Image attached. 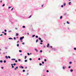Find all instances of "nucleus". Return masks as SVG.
<instances>
[{"mask_svg":"<svg viewBox=\"0 0 76 76\" xmlns=\"http://www.w3.org/2000/svg\"><path fill=\"white\" fill-rule=\"evenodd\" d=\"M35 35H33L32 36V37H35Z\"/></svg>","mask_w":76,"mask_h":76,"instance_id":"nucleus-17","label":"nucleus"},{"mask_svg":"<svg viewBox=\"0 0 76 76\" xmlns=\"http://www.w3.org/2000/svg\"><path fill=\"white\" fill-rule=\"evenodd\" d=\"M5 58H7H7H8V57H7V56H6Z\"/></svg>","mask_w":76,"mask_h":76,"instance_id":"nucleus-7","label":"nucleus"},{"mask_svg":"<svg viewBox=\"0 0 76 76\" xmlns=\"http://www.w3.org/2000/svg\"><path fill=\"white\" fill-rule=\"evenodd\" d=\"M4 35H7V34H6V33H4Z\"/></svg>","mask_w":76,"mask_h":76,"instance_id":"nucleus-21","label":"nucleus"},{"mask_svg":"<svg viewBox=\"0 0 76 76\" xmlns=\"http://www.w3.org/2000/svg\"><path fill=\"white\" fill-rule=\"evenodd\" d=\"M20 68H22V69H23V67L21 66V67L20 66L19 67Z\"/></svg>","mask_w":76,"mask_h":76,"instance_id":"nucleus-4","label":"nucleus"},{"mask_svg":"<svg viewBox=\"0 0 76 76\" xmlns=\"http://www.w3.org/2000/svg\"><path fill=\"white\" fill-rule=\"evenodd\" d=\"M38 41V39H37L36 40V42H37Z\"/></svg>","mask_w":76,"mask_h":76,"instance_id":"nucleus-15","label":"nucleus"},{"mask_svg":"<svg viewBox=\"0 0 76 76\" xmlns=\"http://www.w3.org/2000/svg\"><path fill=\"white\" fill-rule=\"evenodd\" d=\"M2 34H4V31H2Z\"/></svg>","mask_w":76,"mask_h":76,"instance_id":"nucleus-41","label":"nucleus"},{"mask_svg":"<svg viewBox=\"0 0 76 76\" xmlns=\"http://www.w3.org/2000/svg\"><path fill=\"white\" fill-rule=\"evenodd\" d=\"M12 60H16L15 59H12Z\"/></svg>","mask_w":76,"mask_h":76,"instance_id":"nucleus-8","label":"nucleus"},{"mask_svg":"<svg viewBox=\"0 0 76 76\" xmlns=\"http://www.w3.org/2000/svg\"><path fill=\"white\" fill-rule=\"evenodd\" d=\"M40 42H43V41L42 40H41L40 41Z\"/></svg>","mask_w":76,"mask_h":76,"instance_id":"nucleus-45","label":"nucleus"},{"mask_svg":"<svg viewBox=\"0 0 76 76\" xmlns=\"http://www.w3.org/2000/svg\"><path fill=\"white\" fill-rule=\"evenodd\" d=\"M66 22H67V23H68V24H69V22L68 21H67Z\"/></svg>","mask_w":76,"mask_h":76,"instance_id":"nucleus-38","label":"nucleus"},{"mask_svg":"<svg viewBox=\"0 0 76 76\" xmlns=\"http://www.w3.org/2000/svg\"><path fill=\"white\" fill-rule=\"evenodd\" d=\"M1 69H4V67H1Z\"/></svg>","mask_w":76,"mask_h":76,"instance_id":"nucleus-32","label":"nucleus"},{"mask_svg":"<svg viewBox=\"0 0 76 76\" xmlns=\"http://www.w3.org/2000/svg\"><path fill=\"white\" fill-rule=\"evenodd\" d=\"M18 61H20V59H18Z\"/></svg>","mask_w":76,"mask_h":76,"instance_id":"nucleus-48","label":"nucleus"},{"mask_svg":"<svg viewBox=\"0 0 76 76\" xmlns=\"http://www.w3.org/2000/svg\"><path fill=\"white\" fill-rule=\"evenodd\" d=\"M0 63H3V61H2V60H1V61H0Z\"/></svg>","mask_w":76,"mask_h":76,"instance_id":"nucleus-14","label":"nucleus"},{"mask_svg":"<svg viewBox=\"0 0 76 76\" xmlns=\"http://www.w3.org/2000/svg\"><path fill=\"white\" fill-rule=\"evenodd\" d=\"M62 18H63V16H61L60 19H62Z\"/></svg>","mask_w":76,"mask_h":76,"instance_id":"nucleus-10","label":"nucleus"},{"mask_svg":"<svg viewBox=\"0 0 76 76\" xmlns=\"http://www.w3.org/2000/svg\"><path fill=\"white\" fill-rule=\"evenodd\" d=\"M45 61H47V59H45L44 60Z\"/></svg>","mask_w":76,"mask_h":76,"instance_id":"nucleus-34","label":"nucleus"},{"mask_svg":"<svg viewBox=\"0 0 76 76\" xmlns=\"http://www.w3.org/2000/svg\"><path fill=\"white\" fill-rule=\"evenodd\" d=\"M64 6H66V3L64 4Z\"/></svg>","mask_w":76,"mask_h":76,"instance_id":"nucleus-30","label":"nucleus"},{"mask_svg":"<svg viewBox=\"0 0 76 76\" xmlns=\"http://www.w3.org/2000/svg\"><path fill=\"white\" fill-rule=\"evenodd\" d=\"M14 67V66H12V68H13Z\"/></svg>","mask_w":76,"mask_h":76,"instance_id":"nucleus-58","label":"nucleus"},{"mask_svg":"<svg viewBox=\"0 0 76 76\" xmlns=\"http://www.w3.org/2000/svg\"><path fill=\"white\" fill-rule=\"evenodd\" d=\"M16 69H18V66H16V68H15V70H16Z\"/></svg>","mask_w":76,"mask_h":76,"instance_id":"nucleus-5","label":"nucleus"},{"mask_svg":"<svg viewBox=\"0 0 76 76\" xmlns=\"http://www.w3.org/2000/svg\"><path fill=\"white\" fill-rule=\"evenodd\" d=\"M25 62H27L28 61L26 60H25Z\"/></svg>","mask_w":76,"mask_h":76,"instance_id":"nucleus-22","label":"nucleus"},{"mask_svg":"<svg viewBox=\"0 0 76 76\" xmlns=\"http://www.w3.org/2000/svg\"><path fill=\"white\" fill-rule=\"evenodd\" d=\"M39 40H41V38L40 37H39Z\"/></svg>","mask_w":76,"mask_h":76,"instance_id":"nucleus-9","label":"nucleus"},{"mask_svg":"<svg viewBox=\"0 0 76 76\" xmlns=\"http://www.w3.org/2000/svg\"><path fill=\"white\" fill-rule=\"evenodd\" d=\"M8 58H10V56H8Z\"/></svg>","mask_w":76,"mask_h":76,"instance_id":"nucleus-51","label":"nucleus"},{"mask_svg":"<svg viewBox=\"0 0 76 76\" xmlns=\"http://www.w3.org/2000/svg\"><path fill=\"white\" fill-rule=\"evenodd\" d=\"M38 36H36V38H38Z\"/></svg>","mask_w":76,"mask_h":76,"instance_id":"nucleus-39","label":"nucleus"},{"mask_svg":"<svg viewBox=\"0 0 76 76\" xmlns=\"http://www.w3.org/2000/svg\"><path fill=\"white\" fill-rule=\"evenodd\" d=\"M23 72H25V70H23Z\"/></svg>","mask_w":76,"mask_h":76,"instance_id":"nucleus-28","label":"nucleus"},{"mask_svg":"<svg viewBox=\"0 0 76 76\" xmlns=\"http://www.w3.org/2000/svg\"><path fill=\"white\" fill-rule=\"evenodd\" d=\"M3 35V34H1L0 35V36H2Z\"/></svg>","mask_w":76,"mask_h":76,"instance_id":"nucleus-54","label":"nucleus"},{"mask_svg":"<svg viewBox=\"0 0 76 76\" xmlns=\"http://www.w3.org/2000/svg\"><path fill=\"white\" fill-rule=\"evenodd\" d=\"M15 29H16V30L18 29V28H15Z\"/></svg>","mask_w":76,"mask_h":76,"instance_id":"nucleus-63","label":"nucleus"},{"mask_svg":"<svg viewBox=\"0 0 76 76\" xmlns=\"http://www.w3.org/2000/svg\"><path fill=\"white\" fill-rule=\"evenodd\" d=\"M9 39H13L10 37V38H9Z\"/></svg>","mask_w":76,"mask_h":76,"instance_id":"nucleus-11","label":"nucleus"},{"mask_svg":"<svg viewBox=\"0 0 76 76\" xmlns=\"http://www.w3.org/2000/svg\"><path fill=\"white\" fill-rule=\"evenodd\" d=\"M23 44H25V43L24 42L23 43Z\"/></svg>","mask_w":76,"mask_h":76,"instance_id":"nucleus-61","label":"nucleus"},{"mask_svg":"<svg viewBox=\"0 0 76 76\" xmlns=\"http://www.w3.org/2000/svg\"><path fill=\"white\" fill-rule=\"evenodd\" d=\"M65 68H66V67H64V66L63 67V69H65Z\"/></svg>","mask_w":76,"mask_h":76,"instance_id":"nucleus-26","label":"nucleus"},{"mask_svg":"<svg viewBox=\"0 0 76 76\" xmlns=\"http://www.w3.org/2000/svg\"><path fill=\"white\" fill-rule=\"evenodd\" d=\"M27 54L28 55V56H29L30 55V54H29V53H28Z\"/></svg>","mask_w":76,"mask_h":76,"instance_id":"nucleus-27","label":"nucleus"},{"mask_svg":"<svg viewBox=\"0 0 76 76\" xmlns=\"http://www.w3.org/2000/svg\"><path fill=\"white\" fill-rule=\"evenodd\" d=\"M61 7H63V5H61Z\"/></svg>","mask_w":76,"mask_h":76,"instance_id":"nucleus-52","label":"nucleus"},{"mask_svg":"<svg viewBox=\"0 0 76 76\" xmlns=\"http://www.w3.org/2000/svg\"><path fill=\"white\" fill-rule=\"evenodd\" d=\"M19 44H17V47H19Z\"/></svg>","mask_w":76,"mask_h":76,"instance_id":"nucleus-31","label":"nucleus"},{"mask_svg":"<svg viewBox=\"0 0 76 76\" xmlns=\"http://www.w3.org/2000/svg\"><path fill=\"white\" fill-rule=\"evenodd\" d=\"M12 7H9V9H10Z\"/></svg>","mask_w":76,"mask_h":76,"instance_id":"nucleus-33","label":"nucleus"},{"mask_svg":"<svg viewBox=\"0 0 76 76\" xmlns=\"http://www.w3.org/2000/svg\"><path fill=\"white\" fill-rule=\"evenodd\" d=\"M29 60H32V58H29Z\"/></svg>","mask_w":76,"mask_h":76,"instance_id":"nucleus-49","label":"nucleus"},{"mask_svg":"<svg viewBox=\"0 0 76 76\" xmlns=\"http://www.w3.org/2000/svg\"><path fill=\"white\" fill-rule=\"evenodd\" d=\"M49 44H48V45L47 46V47H48H48H49Z\"/></svg>","mask_w":76,"mask_h":76,"instance_id":"nucleus-3","label":"nucleus"},{"mask_svg":"<svg viewBox=\"0 0 76 76\" xmlns=\"http://www.w3.org/2000/svg\"><path fill=\"white\" fill-rule=\"evenodd\" d=\"M42 64H44V61H42Z\"/></svg>","mask_w":76,"mask_h":76,"instance_id":"nucleus-44","label":"nucleus"},{"mask_svg":"<svg viewBox=\"0 0 76 76\" xmlns=\"http://www.w3.org/2000/svg\"><path fill=\"white\" fill-rule=\"evenodd\" d=\"M46 72H47V73H48V72H49V71L48 70H47L46 71Z\"/></svg>","mask_w":76,"mask_h":76,"instance_id":"nucleus-23","label":"nucleus"},{"mask_svg":"<svg viewBox=\"0 0 76 76\" xmlns=\"http://www.w3.org/2000/svg\"><path fill=\"white\" fill-rule=\"evenodd\" d=\"M4 6H5V4H4L2 6H3V7H4Z\"/></svg>","mask_w":76,"mask_h":76,"instance_id":"nucleus-25","label":"nucleus"},{"mask_svg":"<svg viewBox=\"0 0 76 76\" xmlns=\"http://www.w3.org/2000/svg\"><path fill=\"white\" fill-rule=\"evenodd\" d=\"M27 68V67H25V69H26Z\"/></svg>","mask_w":76,"mask_h":76,"instance_id":"nucleus-64","label":"nucleus"},{"mask_svg":"<svg viewBox=\"0 0 76 76\" xmlns=\"http://www.w3.org/2000/svg\"><path fill=\"white\" fill-rule=\"evenodd\" d=\"M74 50H76V48H74Z\"/></svg>","mask_w":76,"mask_h":76,"instance_id":"nucleus-35","label":"nucleus"},{"mask_svg":"<svg viewBox=\"0 0 76 76\" xmlns=\"http://www.w3.org/2000/svg\"><path fill=\"white\" fill-rule=\"evenodd\" d=\"M14 39H16V38L14 37Z\"/></svg>","mask_w":76,"mask_h":76,"instance_id":"nucleus-56","label":"nucleus"},{"mask_svg":"<svg viewBox=\"0 0 76 76\" xmlns=\"http://www.w3.org/2000/svg\"><path fill=\"white\" fill-rule=\"evenodd\" d=\"M40 44H42V42L40 43Z\"/></svg>","mask_w":76,"mask_h":76,"instance_id":"nucleus-57","label":"nucleus"},{"mask_svg":"<svg viewBox=\"0 0 76 76\" xmlns=\"http://www.w3.org/2000/svg\"><path fill=\"white\" fill-rule=\"evenodd\" d=\"M39 65H40V66H41V65H42V64H41V63H40V64H39Z\"/></svg>","mask_w":76,"mask_h":76,"instance_id":"nucleus-36","label":"nucleus"},{"mask_svg":"<svg viewBox=\"0 0 76 76\" xmlns=\"http://www.w3.org/2000/svg\"><path fill=\"white\" fill-rule=\"evenodd\" d=\"M67 15L66 13H65L64 14V15Z\"/></svg>","mask_w":76,"mask_h":76,"instance_id":"nucleus-40","label":"nucleus"},{"mask_svg":"<svg viewBox=\"0 0 76 76\" xmlns=\"http://www.w3.org/2000/svg\"><path fill=\"white\" fill-rule=\"evenodd\" d=\"M35 51H37V52H38V50H37V49H35Z\"/></svg>","mask_w":76,"mask_h":76,"instance_id":"nucleus-2","label":"nucleus"},{"mask_svg":"<svg viewBox=\"0 0 76 76\" xmlns=\"http://www.w3.org/2000/svg\"><path fill=\"white\" fill-rule=\"evenodd\" d=\"M71 68V67L70 66H69V67H68V68H69V69H70V68Z\"/></svg>","mask_w":76,"mask_h":76,"instance_id":"nucleus-29","label":"nucleus"},{"mask_svg":"<svg viewBox=\"0 0 76 76\" xmlns=\"http://www.w3.org/2000/svg\"><path fill=\"white\" fill-rule=\"evenodd\" d=\"M23 28H25V26H23Z\"/></svg>","mask_w":76,"mask_h":76,"instance_id":"nucleus-19","label":"nucleus"},{"mask_svg":"<svg viewBox=\"0 0 76 76\" xmlns=\"http://www.w3.org/2000/svg\"><path fill=\"white\" fill-rule=\"evenodd\" d=\"M9 32H12V31L10 30L8 31Z\"/></svg>","mask_w":76,"mask_h":76,"instance_id":"nucleus-20","label":"nucleus"},{"mask_svg":"<svg viewBox=\"0 0 76 76\" xmlns=\"http://www.w3.org/2000/svg\"><path fill=\"white\" fill-rule=\"evenodd\" d=\"M19 42V41H18L17 42V43H18V42Z\"/></svg>","mask_w":76,"mask_h":76,"instance_id":"nucleus-59","label":"nucleus"},{"mask_svg":"<svg viewBox=\"0 0 76 76\" xmlns=\"http://www.w3.org/2000/svg\"><path fill=\"white\" fill-rule=\"evenodd\" d=\"M14 66H16V64H15V63H14Z\"/></svg>","mask_w":76,"mask_h":76,"instance_id":"nucleus-50","label":"nucleus"},{"mask_svg":"<svg viewBox=\"0 0 76 76\" xmlns=\"http://www.w3.org/2000/svg\"><path fill=\"white\" fill-rule=\"evenodd\" d=\"M23 38H24V36H23L22 37H20V40H22V39H23Z\"/></svg>","mask_w":76,"mask_h":76,"instance_id":"nucleus-1","label":"nucleus"},{"mask_svg":"<svg viewBox=\"0 0 76 76\" xmlns=\"http://www.w3.org/2000/svg\"><path fill=\"white\" fill-rule=\"evenodd\" d=\"M72 62H69V64H72Z\"/></svg>","mask_w":76,"mask_h":76,"instance_id":"nucleus-37","label":"nucleus"},{"mask_svg":"<svg viewBox=\"0 0 76 76\" xmlns=\"http://www.w3.org/2000/svg\"><path fill=\"white\" fill-rule=\"evenodd\" d=\"M43 48H45V46H43Z\"/></svg>","mask_w":76,"mask_h":76,"instance_id":"nucleus-53","label":"nucleus"},{"mask_svg":"<svg viewBox=\"0 0 76 76\" xmlns=\"http://www.w3.org/2000/svg\"><path fill=\"white\" fill-rule=\"evenodd\" d=\"M19 35V34L17 33L16 34V36H18Z\"/></svg>","mask_w":76,"mask_h":76,"instance_id":"nucleus-6","label":"nucleus"},{"mask_svg":"<svg viewBox=\"0 0 76 76\" xmlns=\"http://www.w3.org/2000/svg\"><path fill=\"white\" fill-rule=\"evenodd\" d=\"M4 63H5L6 62V60H4Z\"/></svg>","mask_w":76,"mask_h":76,"instance_id":"nucleus-18","label":"nucleus"},{"mask_svg":"<svg viewBox=\"0 0 76 76\" xmlns=\"http://www.w3.org/2000/svg\"><path fill=\"white\" fill-rule=\"evenodd\" d=\"M15 61L16 62H18V61L17 60H15Z\"/></svg>","mask_w":76,"mask_h":76,"instance_id":"nucleus-55","label":"nucleus"},{"mask_svg":"<svg viewBox=\"0 0 76 76\" xmlns=\"http://www.w3.org/2000/svg\"><path fill=\"white\" fill-rule=\"evenodd\" d=\"M31 15H30L29 17H28V18H31Z\"/></svg>","mask_w":76,"mask_h":76,"instance_id":"nucleus-42","label":"nucleus"},{"mask_svg":"<svg viewBox=\"0 0 76 76\" xmlns=\"http://www.w3.org/2000/svg\"><path fill=\"white\" fill-rule=\"evenodd\" d=\"M70 3H71V2H69V5H70Z\"/></svg>","mask_w":76,"mask_h":76,"instance_id":"nucleus-13","label":"nucleus"},{"mask_svg":"<svg viewBox=\"0 0 76 76\" xmlns=\"http://www.w3.org/2000/svg\"><path fill=\"white\" fill-rule=\"evenodd\" d=\"M73 69H71L70 70L71 72H73Z\"/></svg>","mask_w":76,"mask_h":76,"instance_id":"nucleus-12","label":"nucleus"},{"mask_svg":"<svg viewBox=\"0 0 76 76\" xmlns=\"http://www.w3.org/2000/svg\"><path fill=\"white\" fill-rule=\"evenodd\" d=\"M40 53H42V50H40Z\"/></svg>","mask_w":76,"mask_h":76,"instance_id":"nucleus-46","label":"nucleus"},{"mask_svg":"<svg viewBox=\"0 0 76 76\" xmlns=\"http://www.w3.org/2000/svg\"><path fill=\"white\" fill-rule=\"evenodd\" d=\"M4 31H5V32H7V30L6 29H5L4 30Z\"/></svg>","mask_w":76,"mask_h":76,"instance_id":"nucleus-43","label":"nucleus"},{"mask_svg":"<svg viewBox=\"0 0 76 76\" xmlns=\"http://www.w3.org/2000/svg\"><path fill=\"white\" fill-rule=\"evenodd\" d=\"M0 2H1V3H2V1H0Z\"/></svg>","mask_w":76,"mask_h":76,"instance_id":"nucleus-62","label":"nucleus"},{"mask_svg":"<svg viewBox=\"0 0 76 76\" xmlns=\"http://www.w3.org/2000/svg\"><path fill=\"white\" fill-rule=\"evenodd\" d=\"M19 52H20V53H21L22 52V50H19Z\"/></svg>","mask_w":76,"mask_h":76,"instance_id":"nucleus-16","label":"nucleus"},{"mask_svg":"<svg viewBox=\"0 0 76 76\" xmlns=\"http://www.w3.org/2000/svg\"><path fill=\"white\" fill-rule=\"evenodd\" d=\"M38 59L39 60H41V58H39Z\"/></svg>","mask_w":76,"mask_h":76,"instance_id":"nucleus-47","label":"nucleus"},{"mask_svg":"<svg viewBox=\"0 0 76 76\" xmlns=\"http://www.w3.org/2000/svg\"><path fill=\"white\" fill-rule=\"evenodd\" d=\"M26 58H27V56H25V59H26Z\"/></svg>","mask_w":76,"mask_h":76,"instance_id":"nucleus-24","label":"nucleus"},{"mask_svg":"<svg viewBox=\"0 0 76 76\" xmlns=\"http://www.w3.org/2000/svg\"><path fill=\"white\" fill-rule=\"evenodd\" d=\"M11 66H13V64H11Z\"/></svg>","mask_w":76,"mask_h":76,"instance_id":"nucleus-60","label":"nucleus"}]
</instances>
